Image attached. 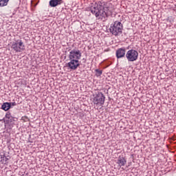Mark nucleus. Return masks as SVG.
<instances>
[{
    "label": "nucleus",
    "mask_w": 176,
    "mask_h": 176,
    "mask_svg": "<svg viewBox=\"0 0 176 176\" xmlns=\"http://www.w3.org/2000/svg\"><path fill=\"white\" fill-rule=\"evenodd\" d=\"M95 72H96V76H101V75H102V70H100V69H96V70H95Z\"/></svg>",
    "instance_id": "nucleus-14"
},
{
    "label": "nucleus",
    "mask_w": 176,
    "mask_h": 176,
    "mask_svg": "<svg viewBox=\"0 0 176 176\" xmlns=\"http://www.w3.org/2000/svg\"><path fill=\"white\" fill-rule=\"evenodd\" d=\"M69 60H80L82 57V52L79 50H72L69 54Z\"/></svg>",
    "instance_id": "nucleus-6"
},
{
    "label": "nucleus",
    "mask_w": 176,
    "mask_h": 176,
    "mask_svg": "<svg viewBox=\"0 0 176 176\" xmlns=\"http://www.w3.org/2000/svg\"><path fill=\"white\" fill-rule=\"evenodd\" d=\"M63 3L64 1L63 0H51L50 1V6H51V8H56V6L61 5V3Z\"/></svg>",
    "instance_id": "nucleus-11"
},
{
    "label": "nucleus",
    "mask_w": 176,
    "mask_h": 176,
    "mask_svg": "<svg viewBox=\"0 0 176 176\" xmlns=\"http://www.w3.org/2000/svg\"><path fill=\"white\" fill-rule=\"evenodd\" d=\"M126 60L129 62H134L138 60V52L135 50H129L126 54Z\"/></svg>",
    "instance_id": "nucleus-5"
},
{
    "label": "nucleus",
    "mask_w": 176,
    "mask_h": 176,
    "mask_svg": "<svg viewBox=\"0 0 176 176\" xmlns=\"http://www.w3.org/2000/svg\"><path fill=\"white\" fill-rule=\"evenodd\" d=\"M11 48L16 53H21V52L25 50V45H24L23 41L16 40L11 43Z\"/></svg>",
    "instance_id": "nucleus-3"
},
{
    "label": "nucleus",
    "mask_w": 176,
    "mask_h": 176,
    "mask_svg": "<svg viewBox=\"0 0 176 176\" xmlns=\"http://www.w3.org/2000/svg\"><path fill=\"white\" fill-rule=\"evenodd\" d=\"M9 160V158H7L6 156H3L1 157V162H2L3 163L6 162Z\"/></svg>",
    "instance_id": "nucleus-15"
},
{
    "label": "nucleus",
    "mask_w": 176,
    "mask_h": 176,
    "mask_svg": "<svg viewBox=\"0 0 176 176\" xmlns=\"http://www.w3.org/2000/svg\"><path fill=\"white\" fill-rule=\"evenodd\" d=\"M9 0H0V8H3V6H7Z\"/></svg>",
    "instance_id": "nucleus-13"
},
{
    "label": "nucleus",
    "mask_w": 176,
    "mask_h": 176,
    "mask_svg": "<svg viewBox=\"0 0 176 176\" xmlns=\"http://www.w3.org/2000/svg\"><path fill=\"white\" fill-rule=\"evenodd\" d=\"M123 30V25L122 23L118 21H116L113 23H112L110 26L109 31L112 35L115 36H118L122 34V31Z\"/></svg>",
    "instance_id": "nucleus-2"
},
{
    "label": "nucleus",
    "mask_w": 176,
    "mask_h": 176,
    "mask_svg": "<svg viewBox=\"0 0 176 176\" xmlns=\"http://www.w3.org/2000/svg\"><path fill=\"white\" fill-rule=\"evenodd\" d=\"M9 104H10V107L11 105L12 107H16V105H17V103H16V102H10Z\"/></svg>",
    "instance_id": "nucleus-16"
},
{
    "label": "nucleus",
    "mask_w": 176,
    "mask_h": 176,
    "mask_svg": "<svg viewBox=\"0 0 176 176\" xmlns=\"http://www.w3.org/2000/svg\"><path fill=\"white\" fill-rule=\"evenodd\" d=\"M126 163H127V161H126V159L122 156H119L117 160V164H118L119 167H123V166L126 165Z\"/></svg>",
    "instance_id": "nucleus-10"
},
{
    "label": "nucleus",
    "mask_w": 176,
    "mask_h": 176,
    "mask_svg": "<svg viewBox=\"0 0 176 176\" xmlns=\"http://www.w3.org/2000/svg\"><path fill=\"white\" fill-rule=\"evenodd\" d=\"M90 10L92 14H94L96 17H98V19H100L101 20H104L107 19V17L112 16V14L113 12H115V8L112 4L103 6L95 3L93 6L91 7Z\"/></svg>",
    "instance_id": "nucleus-1"
},
{
    "label": "nucleus",
    "mask_w": 176,
    "mask_h": 176,
    "mask_svg": "<svg viewBox=\"0 0 176 176\" xmlns=\"http://www.w3.org/2000/svg\"><path fill=\"white\" fill-rule=\"evenodd\" d=\"M93 102L97 108L102 107L105 102V96H104V94L102 92H98L94 98Z\"/></svg>",
    "instance_id": "nucleus-4"
},
{
    "label": "nucleus",
    "mask_w": 176,
    "mask_h": 176,
    "mask_svg": "<svg viewBox=\"0 0 176 176\" xmlns=\"http://www.w3.org/2000/svg\"><path fill=\"white\" fill-rule=\"evenodd\" d=\"M4 123L6 124L11 125L14 124V118L10 115V113H7L4 118Z\"/></svg>",
    "instance_id": "nucleus-8"
},
{
    "label": "nucleus",
    "mask_w": 176,
    "mask_h": 176,
    "mask_svg": "<svg viewBox=\"0 0 176 176\" xmlns=\"http://www.w3.org/2000/svg\"><path fill=\"white\" fill-rule=\"evenodd\" d=\"M79 65H80L79 60L75 59H69V62L67 64V67L72 71L78 69Z\"/></svg>",
    "instance_id": "nucleus-7"
},
{
    "label": "nucleus",
    "mask_w": 176,
    "mask_h": 176,
    "mask_svg": "<svg viewBox=\"0 0 176 176\" xmlns=\"http://www.w3.org/2000/svg\"><path fill=\"white\" fill-rule=\"evenodd\" d=\"M117 58H123L126 56V49L125 48H119L116 50V52Z\"/></svg>",
    "instance_id": "nucleus-9"
},
{
    "label": "nucleus",
    "mask_w": 176,
    "mask_h": 176,
    "mask_svg": "<svg viewBox=\"0 0 176 176\" xmlns=\"http://www.w3.org/2000/svg\"><path fill=\"white\" fill-rule=\"evenodd\" d=\"M1 109L3 111H9V109H10V104L9 102H4L1 105Z\"/></svg>",
    "instance_id": "nucleus-12"
}]
</instances>
